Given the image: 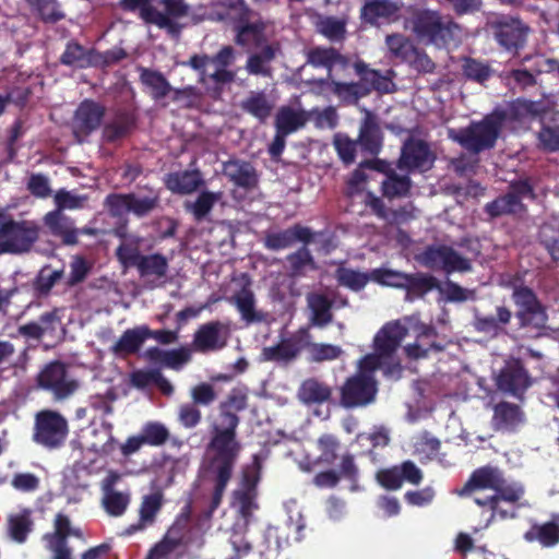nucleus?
Returning a JSON list of instances; mask_svg holds the SVG:
<instances>
[{
	"label": "nucleus",
	"instance_id": "30",
	"mask_svg": "<svg viewBox=\"0 0 559 559\" xmlns=\"http://www.w3.org/2000/svg\"><path fill=\"white\" fill-rule=\"evenodd\" d=\"M357 142L361 151L368 155L377 156L382 151L383 132L377 118L370 112L360 124Z\"/></svg>",
	"mask_w": 559,
	"mask_h": 559
},
{
	"label": "nucleus",
	"instance_id": "55",
	"mask_svg": "<svg viewBox=\"0 0 559 559\" xmlns=\"http://www.w3.org/2000/svg\"><path fill=\"white\" fill-rule=\"evenodd\" d=\"M63 276V269L53 270L50 264H45L34 278L33 288L38 296H48Z\"/></svg>",
	"mask_w": 559,
	"mask_h": 559
},
{
	"label": "nucleus",
	"instance_id": "36",
	"mask_svg": "<svg viewBox=\"0 0 559 559\" xmlns=\"http://www.w3.org/2000/svg\"><path fill=\"white\" fill-rule=\"evenodd\" d=\"M356 74L359 76L358 85L362 90H368V95L372 91L379 93H391L393 91V82L381 74L379 70L370 69L368 64L361 60L354 63Z\"/></svg>",
	"mask_w": 559,
	"mask_h": 559
},
{
	"label": "nucleus",
	"instance_id": "25",
	"mask_svg": "<svg viewBox=\"0 0 559 559\" xmlns=\"http://www.w3.org/2000/svg\"><path fill=\"white\" fill-rule=\"evenodd\" d=\"M408 330L400 321L385 323L374 335L373 353L369 355L392 356L406 337Z\"/></svg>",
	"mask_w": 559,
	"mask_h": 559
},
{
	"label": "nucleus",
	"instance_id": "17",
	"mask_svg": "<svg viewBox=\"0 0 559 559\" xmlns=\"http://www.w3.org/2000/svg\"><path fill=\"white\" fill-rule=\"evenodd\" d=\"M436 154L430 145L421 139H408L404 142L396 168L407 174L426 173L433 167Z\"/></svg>",
	"mask_w": 559,
	"mask_h": 559
},
{
	"label": "nucleus",
	"instance_id": "18",
	"mask_svg": "<svg viewBox=\"0 0 559 559\" xmlns=\"http://www.w3.org/2000/svg\"><path fill=\"white\" fill-rule=\"evenodd\" d=\"M496 383L501 392L522 399L532 385V378L522 360L512 358L499 371Z\"/></svg>",
	"mask_w": 559,
	"mask_h": 559
},
{
	"label": "nucleus",
	"instance_id": "7",
	"mask_svg": "<svg viewBox=\"0 0 559 559\" xmlns=\"http://www.w3.org/2000/svg\"><path fill=\"white\" fill-rule=\"evenodd\" d=\"M512 299L516 306L515 319L525 334L535 337L546 328L548 316L545 307L534 290L527 286H518L513 289Z\"/></svg>",
	"mask_w": 559,
	"mask_h": 559
},
{
	"label": "nucleus",
	"instance_id": "47",
	"mask_svg": "<svg viewBox=\"0 0 559 559\" xmlns=\"http://www.w3.org/2000/svg\"><path fill=\"white\" fill-rule=\"evenodd\" d=\"M223 192L203 190L199 193L195 201L186 202L185 209L187 212L192 214L197 222H203L207 218L209 214L213 210L214 205L223 198Z\"/></svg>",
	"mask_w": 559,
	"mask_h": 559
},
{
	"label": "nucleus",
	"instance_id": "29",
	"mask_svg": "<svg viewBox=\"0 0 559 559\" xmlns=\"http://www.w3.org/2000/svg\"><path fill=\"white\" fill-rule=\"evenodd\" d=\"M223 173L235 186L251 191L258 187L259 177L251 163L231 158L223 163Z\"/></svg>",
	"mask_w": 559,
	"mask_h": 559
},
{
	"label": "nucleus",
	"instance_id": "4",
	"mask_svg": "<svg viewBox=\"0 0 559 559\" xmlns=\"http://www.w3.org/2000/svg\"><path fill=\"white\" fill-rule=\"evenodd\" d=\"M377 360L373 356H362L356 371L348 376L338 388V405L345 409L366 408L377 401L379 381L376 378Z\"/></svg>",
	"mask_w": 559,
	"mask_h": 559
},
{
	"label": "nucleus",
	"instance_id": "24",
	"mask_svg": "<svg viewBox=\"0 0 559 559\" xmlns=\"http://www.w3.org/2000/svg\"><path fill=\"white\" fill-rule=\"evenodd\" d=\"M313 240L314 234L309 227L295 224L280 231L267 233L264 237V247L278 251L292 247L297 241L310 245Z\"/></svg>",
	"mask_w": 559,
	"mask_h": 559
},
{
	"label": "nucleus",
	"instance_id": "62",
	"mask_svg": "<svg viewBox=\"0 0 559 559\" xmlns=\"http://www.w3.org/2000/svg\"><path fill=\"white\" fill-rule=\"evenodd\" d=\"M144 443L151 447H160L169 439L168 429L158 421H147L140 433Z\"/></svg>",
	"mask_w": 559,
	"mask_h": 559
},
{
	"label": "nucleus",
	"instance_id": "6",
	"mask_svg": "<svg viewBox=\"0 0 559 559\" xmlns=\"http://www.w3.org/2000/svg\"><path fill=\"white\" fill-rule=\"evenodd\" d=\"M411 28L416 37L437 47H445L454 40L460 29L457 23L451 17L442 16L438 11L419 9L411 19Z\"/></svg>",
	"mask_w": 559,
	"mask_h": 559
},
{
	"label": "nucleus",
	"instance_id": "21",
	"mask_svg": "<svg viewBox=\"0 0 559 559\" xmlns=\"http://www.w3.org/2000/svg\"><path fill=\"white\" fill-rule=\"evenodd\" d=\"M139 116L131 106H119L112 110L111 118L103 127V138L115 143L128 138L136 128Z\"/></svg>",
	"mask_w": 559,
	"mask_h": 559
},
{
	"label": "nucleus",
	"instance_id": "16",
	"mask_svg": "<svg viewBox=\"0 0 559 559\" xmlns=\"http://www.w3.org/2000/svg\"><path fill=\"white\" fill-rule=\"evenodd\" d=\"M310 329L301 326L274 346L262 348L260 361H273L288 364L295 360L306 349L311 338Z\"/></svg>",
	"mask_w": 559,
	"mask_h": 559
},
{
	"label": "nucleus",
	"instance_id": "8",
	"mask_svg": "<svg viewBox=\"0 0 559 559\" xmlns=\"http://www.w3.org/2000/svg\"><path fill=\"white\" fill-rule=\"evenodd\" d=\"M36 386L48 392L57 402L68 400L79 389L80 383L70 376L68 366L61 360L46 364L35 378Z\"/></svg>",
	"mask_w": 559,
	"mask_h": 559
},
{
	"label": "nucleus",
	"instance_id": "2",
	"mask_svg": "<svg viewBox=\"0 0 559 559\" xmlns=\"http://www.w3.org/2000/svg\"><path fill=\"white\" fill-rule=\"evenodd\" d=\"M455 492L462 498L473 499L480 508L486 527L496 521L518 518L525 495L521 484L508 483L503 472L491 465L474 469L463 487Z\"/></svg>",
	"mask_w": 559,
	"mask_h": 559
},
{
	"label": "nucleus",
	"instance_id": "22",
	"mask_svg": "<svg viewBox=\"0 0 559 559\" xmlns=\"http://www.w3.org/2000/svg\"><path fill=\"white\" fill-rule=\"evenodd\" d=\"M72 523L69 515L57 513L53 519V532L43 536L46 548L52 554L51 559H73L72 549L68 544Z\"/></svg>",
	"mask_w": 559,
	"mask_h": 559
},
{
	"label": "nucleus",
	"instance_id": "49",
	"mask_svg": "<svg viewBox=\"0 0 559 559\" xmlns=\"http://www.w3.org/2000/svg\"><path fill=\"white\" fill-rule=\"evenodd\" d=\"M347 19L332 15H319L316 21V29L332 43H340L346 38Z\"/></svg>",
	"mask_w": 559,
	"mask_h": 559
},
{
	"label": "nucleus",
	"instance_id": "58",
	"mask_svg": "<svg viewBox=\"0 0 559 559\" xmlns=\"http://www.w3.org/2000/svg\"><path fill=\"white\" fill-rule=\"evenodd\" d=\"M437 287V280L432 275L424 273L407 274L404 289L408 295L423 297Z\"/></svg>",
	"mask_w": 559,
	"mask_h": 559
},
{
	"label": "nucleus",
	"instance_id": "5",
	"mask_svg": "<svg viewBox=\"0 0 559 559\" xmlns=\"http://www.w3.org/2000/svg\"><path fill=\"white\" fill-rule=\"evenodd\" d=\"M504 111H493L467 127L448 129V138L472 154H479L496 146L506 120Z\"/></svg>",
	"mask_w": 559,
	"mask_h": 559
},
{
	"label": "nucleus",
	"instance_id": "1",
	"mask_svg": "<svg viewBox=\"0 0 559 559\" xmlns=\"http://www.w3.org/2000/svg\"><path fill=\"white\" fill-rule=\"evenodd\" d=\"M248 406V396L234 389L218 405V415L210 425V439L205 447L202 469L206 480L213 484L211 510H216L233 478L242 444L237 429L240 424L238 413Z\"/></svg>",
	"mask_w": 559,
	"mask_h": 559
},
{
	"label": "nucleus",
	"instance_id": "61",
	"mask_svg": "<svg viewBox=\"0 0 559 559\" xmlns=\"http://www.w3.org/2000/svg\"><path fill=\"white\" fill-rule=\"evenodd\" d=\"M357 140H352L347 134L336 133L333 138V146L342 160L346 166L355 163L356 152L358 146Z\"/></svg>",
	"mask_w": 559,
	"mask_h": 559
},
{
	"label": "nucleus",
	"instance_id": "26",
	"mask_svg": "<svg viewBox=\"0 0 559 559\" xmlns=\"http://www.w3.org/2000/svg\"><path fill=\"white\" fill-rule=\"evenodd\" d=\"M235 61V49L231 46H224L215 55H192L185 66L190 67L199 73L198 82L202 85L207 82L206 67L211 63L216 68L228 69Z\"/></svg>",
	"mask_w": 559,
	"mask_h": 559
},
{
	"label": "nucleus",
	"instance_id": "39",
	"mask_svg": "<svg viewBox=\"0 0 559 559\" xmlns=\"http://www.w3.org/2000/svg\"><path fill=\"white\" fill-rule=\"evenodd\" d=\"M145 341L144 325H136L132 329H127L110 347V352L117 357L127 358L138 354Z\"/></svg>",
	"mask_w": 559,
	"mask_h": 559
},
{
	"label": "nucleus",
	"instance_id": "44",
	"mask_svg": "<svg viewBox=\"0 0 559 559\" xmlns=\"http://www.w3.org/2000/svg\"><path fill=\"white\" fill-rule=\"evenodd\" d=\"M412 179L406 175H399L396 170L390 173L381 182V193L389 200L407 198L412 190Z\"/></svg>",
	"mask_w": 559,
	"mask_h": 559
},
{
	"label": "nucleus",
	"instance_id": "35",
	"mask_svg": "<svg viewBox=\"0 0 559 559\" xmlns=\"http://www.w3.org/2000/svg\"><path fill=\"white\" fill-rule=\"evenodd\" d=\"M527 543H538L544 548H552L559 544V513L545 523H534L524 533Z\"/></svg>",
	"mask_w": 559,
	"mask_h": 559
},
{
	"label": "nucleus",
	"instance_id": "37",
	"mask_svg": "<svg viewBox=\"0 0 559 559\" xmlns=\"http://www.w3.org/2000/svg\"><path fill=\"white\" fill-rule=\"evenodd\" d=\"M223 324L219 321H211L202 324L194 333L193 344L199 352L222 349L226 340L222 338Z\"/></svg>",
	"mask_w": 559,
	"mask_h": 559
},
{
	"label": "nucleus",
	"instance_id": "23",
	"mask_svg": "<svg viewBox=\"0 0 559 559\" xmlns=\"http://www.w3.org/2000/svg\"><path fill=\"white\" fill-rule=\"evenodd\" d=\"M401 4L393 0H365L360 8V21L365 25L379 27L400 19Z\"/></svg>",
	"mask_w": 559,
	"mask_h": 559
},
{
	"label": "nucleus",
	"instance_id": "56",
	"mask_svg": "<svg viewBox=\"0 0 559 559\" xmlns=\"http://www.w3.org/2000/svg\"><path fill=\"white\" fill-rule=\"evenodd\" d=\"M8 525L10 537L19 544L25 543L34 525L31 511L24 510L19 514L11 515Z\"/></svg>",
	"mask_w": 559,
	"mask_h": 559
},
{
	"label": "nucleus",
	"instance_id": "34",
	"mask_svg": "<svg viewBox=\"0 0 559 559\" xmlns=\"http://www.w3.org/2000/svg\"><path fill=\"white\" fill-rule=\"evenodd\" d=\"M307 62L313 68H324L328 70V81L332 79V70L335 66L346 69L349 64L347 57L343 56L333 47H314L307 53Z\"/></svg>",
	"mask_w": 559,
	"mask_h": 559
},
{
	"label": "nucleus",
	"instance_id": "3",
	"mask_svg": "<svg viewBox=\"0 0 559 559\" xmlns=\"http://www.w3.org/2000/svg\"><path fill=\"white\" fill-rule=\"evenodd\" d=\"M192 20L194 23L210 20L231 25L236 31V43L242 46L249 41V36H260L265 29L260 14L246 0H211V11L204 9Z\"/></svg>",
	"mask_w": 559,
	"mask_h": 559
},
{
	"label": "nucleus",
	"instance_id": "11",
	"mask_svg": "<svg viewBox=\"0 0 559 559\" xmlns=\"http://www.w3.org/2000/svg\"><path fill=\"white\" fill-rule=\"evenodd\" d=\"M535 199L534 188L528 178L513 180L508 191L485 205V212L491 218L503 215H516L526 211L523 199Z\"/></svg>",
	"mask_w": 559,
	"mask_h": 559
},
{
	"label": "nucleus",
	"instance_id": "59",
	"mask_svg": "<svg viewBox=\"0 0 559 559\" xmlns=\"http://www.w3.org/2000/svg\"><path fill=\"white\" fill-rule=\"evenodd\" d=\"M233 301L241 314V318L247 322H254L260 320L254 310V295L248 287H242L233 296Z\"/></svg>",
	"mask_w": 559,
	"mask_h": 559
},
{
	"label": "nucleus",
	"instance_id": "46",
	"mask_svg": "<svg viewBox=\"0 0 559 559\" xmlns=\"http://www.w3.org/2000/svg\"><path fill=\"white\" fill-rule=\"evenodd\" d=\"M311 310L310 324L323 328L332 322V301L323 294H310L307 297Z\"/></svg>",
	"mask_w": 559,
	"mask_h": 559
},
{
	"label": "nucleus",
	"instance_id": "43",
	"mask_svg": "<svg viewBox=\"0 0 559 559\" xmlns=\"http://www.w3.org/2000/svg\"><path fill=\"white\" fill-rule=\"evenodd\" d=\"M537 241L551 261L559 262V217H551L539 226Z\"/></svg>",
	"mask_w": 559,
	"mask_h": 559
},
{
	"label": "nucleus",
	"instance_id": "64",
	"mask_svg": "<svg viewBox=\"0 0 559 559\" xmlns=\"http://www.w3.org/2000/svg\"><path fill=\"white\" fill-rule=\"evenodd\" d=\"M130 503V496L120 491L104 492L103 504L111 516L122 515Z\"/></svg>",
	"mask_w": 559,
	"mask_h": 559
},
{
	"label": "nucleus",
	"instance_id": "9",
	"mask_svg": "<svg viewBox=\"0 0 559 559\" xmlns=\"http://www.w3.org/2000/svg\"><path fill=\"white\" fill-rule=\"evenodd\" d=\"M39 238V227L33 221H14L0 227V255L28 252Z\"/></svg>",
	"mask_w": 559,
	"mask_h": 559
},
{
	"label": "nucleus",
	"instance_id": "60",
	"mask_svg": "<svg viewBox=\"0 0 559 559\" xmlns=\"http://www.w3.org/2000/svg\"><path fill=\"white\" fill-rule=\"evenodd\" d=\"M335 278L341 286L359 292L365 288L371 277L353 269L338 267L335 272Z\"/></svg>",
	"mask_w": 559,
	"mask_h": 559
},
{
	"label": "nucleus",
	"instance_id": "54",
	"mask_svg": "<svg viewBox=\"0 0 559 559\" xmlns=\"http://www.w3.org/2000/svg\"><path fill=\"white\" fill-rule=\"evenodd\" d=\"M26 2L45 23L55 24L66 17L58 0H26Z\"/></svg>",
	"mask_w": 559,
	"mask_h": 559
},
{
	"label": "nucleus",
	"instance_id": "14",
	"mask_svg": "<svg viewBox=\"0 0 559 559\" xmlns=\"http://www.w3.org/2000/svg\"><path fill=\"white\" fill-rule=\"evenodd\" d=\"M418 262L430 270H441L447 274L472 271L471 260L461 255L451 246L431 245L417 257Z\"/></svg>",
	"mask_w": 559,
	"mask_h": 559
},
{
	"label": "nucleus",
	"instance_id": "53",
	"mask_svg": "<svg viewBox=\"0 0 559 559\" xmlns=\"http://www.w3.org/2000/svg\"><path fill=\"white\" fill-rule=\"evenodd\" d=\"M538 146L547 153L559 152V117L543 121L537 133Z\"/></svg>",
	"mask_w": 559,
	"mask_h": 559
},
{
	"label": "nucleus",
	"instance_id": "41",
	"mask_svg": "<svg viewBox=\"0 0 559 559\" xmlns=\"http://www.w3.org/2000/svg\"><path fill=\"white\" fill-rule=\"evenodd\" d=\"M138 71L141 84L148 90L151 98L155 102L162 100L171 93L173 86L160 71L145 67H139Z\"/></svg>",
	"mask_w": 559,
	"mask_h": 559
},
{
	"label": "nucleus",
	"instance_id": "42",
	"mask_svg": "<svg viewBox=\"0 0 559 559\" xmlns=\"http://www.w3.org/2000/svg\"><path fill=\"white\" fill-rule=\"evenodd\" d=\"M145 357L154 364H160L167 368L179 370L190 360L191 354L186 347L165 350L153 346L145 350Z\"/></svg>",
	"mask_w": 559,
	"mask_h": 559
},
{
	"label": "nucleus",
	"instance_id": "19",
	"mask_svg": "<svg viewBox=\"0 0 559 559\" xmlns=\"http://www.w3.org/2000/svg\"><path fill=\"white\" fill-rule=\"evenodd\" d=\"M491 27L496 40L506 50L516 53L525 46L530 28L520 19L501 16Z\"/></svg>",
	"mask_w": 559,
	"mask_h": 559
},
{
	"label": "nucleus",
	"instance_id": "48",
	"mask_svg": "<svg viewBox=\"0 0 559 559\" xmlns=\"http://www.w3.org/2000/svg\"><path fill=\"white\" fill-rule=\"evenodd\" d=\"M307 122V116L302 110H295L289 106H283L275 116V130L292 134L302 128Z\"/></svg>",
	"mask_w": 559,
	"mask_h": 559
},
{
	"label": "nucleus",
	"instance_id": "15",
	"mask_svg": "<svg viewBox=\"0 0 559 559\" xmlns=\"http://www.w3.org/2000/svg\"><path fill=\"white\" fill-rule=\"evenodd\" d=\"M105 115L104 105L91 98L83 99L76 107L70 123L75 141L80 144L86 142L90 135L100 128Z\"/></svg>",
	"mask_w": 559,
	"mask_h": 559
},
{
	"label": "nucleus",
	"instance_id": "12",
	"mask_svg": "<svg viewBox=\"0 0 559 559\" xmlns=\"http://www.w3.org/2000/svg\"><path fill=\"white\" fill-rule=\"evenodd\" d=\"M385 46L394 59L407 63L419 73H432L436 69L435 62L425 50L415 46L413 40L401 33H393L385 36Z\"/></svg>",
	"mask_w": 559,
	"mask_h": 559
},
{
	"label": "nucleus",
	"instance_id": "13",
	"mask_svg": "<svg viewBox=\"0 0 559 559\" xmlns=\"http://www.w3.org/2000/svg\"><path fill=\"white\" fill-rule=\"evenodd\" d=\"M158 201L157 195L139 197L133 192L109 193L104 200V207L114 218L121 219L129 213L142 218L157 207Z\"/></svg>",
	"mask_w": 559,
	"mask_h": 559
},
{
	"label": "nucleus",
	"instance_id": "20",
	"mask_svg": "<svg viewBox=\"0 0 559 559\" xmlns=\"http://www.w3.org/2000/svg\"><path fill=\"white\" fill-rule=\"evenodd\" d=\"M120 8L128 12L138 11L144 23L166 29L174 37H178L181 33V25L177 21H170L167 14L158 11L151 0H120Z\"/></svg>",
	"mask_w": 559,
	"mask_h": 559
},
{
	"label": "nucleus",
	"instance_id": "52",
	"mask_svg": "<svg viewBox=\"0 0 559 559\" xmlns=\"http://www.w3.org/2000/svg\"><path fill=\"white\" fill-rule=\"evenodd\" d=\"M168 259L162 253L143 254L136 270L141 277H165L168 272Z\"/></svg>",
	"mask_w": 559,
	"mask_h": 559
},
{
	"label": "nucleus",
	"instance_id": "10",
	"mask_svg": "<svg viewBox=\"0 0 559 559\" xmlns=\"http://www.w3.org/2000/svg\"><path fill=\"white\" fill-rule=\"evenodd\" d=\"M68 435V420L59 412L43 409L35 415L33 440L37 444L56 450L63 447Z\"/></svg>",
	"mask_w": 559,
	"mask_h": 559
},
{
	"label": "nucleus",
	"instance_id": "38",
	"mask_svg": "<svg viewBox=\"0 0 559 559\" xmlns=\"http://www.w3.org/2000/svg\"><path fill=\"white\" fill-rule=\"evenodd\" d=\"M297 397L308 406L322 405L331 401L332 388L316 378H308L301 382Z\"/></svg>",
	"mask_w": 559,
	"mask_h": 559
},
{
	"label": "nucleus",
	"instance_id": "32",
	"mask_svg": "<svg viewBox=\"0 0 559 559\" xmlns=\"http://www.w3.org/2000/svg\"><path fill=\"white\" fill-rule=\"evenodd\" d=\"M205 185L199 169L169 173L165 177V186L173 193L191 194Z\"/></svg>",
	"mask_w": 559,
	"mask_h": 559
},
{
	"label": "nucleus",
	"instance_id": "50",
	"mask_svg": "<svg viewBox=\"0 0 559 559\" xmlns=\"http://www.w3.org/2000/svg\"><path fill=\"white\" fill-rule=\"evenodd\" d=\"M241 109L257 118L260 122H265L271 116L273 104L269 100L264 92H251L250 95L240 104Z\"/></svg>",
	"mask_w": 559,
	"mask_h": 559
},
{
	"label": "nucleus",
	"instance_id": "27",
	"mask_svg": "<svg viewBox=\"0 0 559 559\" xmlns=\"http://www.w3.org/2000/svg\"><path fill=\"white\" fill-rule=\"evenodd\" d=\"M438 336V332L432 325H419L416 341L404 348L406 356L412 359H419L426 358L430 352H443L445 344L439 342Z\"/></svg>",
	"mask_w": 559,
	"mask_h": 559
},
{
	"label": "nucleus",
	"instance_id": "57",
	"mask_svg": "<svg viewBox=\"0 0 559 559\" xmlns=\"http://www.w3.org/2000/svg\"><path fill=\"white\" fill-rule=\"evenodd\" d=\"M317 450L319 456L316 460L318 464L332 465L336 459L341 448L340 439L332 433H323L317 440Z\"/></svg>",
	"mask_w": 559,
	"mask_h": 559
},
{
	"label": "nucleus",
	"instance_id": "51",
	"mask_svg": "<svg viewBox=\"0 0 559 559\" xmlns=\"http://www.w3.org/2000/svg\"><path fill=\"white\" fill-rule=\"evenodd\" d=\"M328 85L331 93L346 105H355L359 99L368 96V90H362L357 82L344 83L332 78L328 81Z\"/></svg>",
	"mask_w": 559,
	"mask_h": 559
},
{
	"label": "nucleus",
	"instance_id": "63",
	"mask_svg": "<svg viewBox=\"0 0 559 559\" xmlns=\"http://www.w3.org/2000/svg\"><path fill=\"white\" fill-rule=\"evenodd\" d=\"M307 246L304 245L297 251L286 257L290 275L299 276L304 273L306 266L314 264L313 257Z\"/></svg>",
	"mask_w": 559,
	"mask_h": 559
},
{
	"label": "nucleus",
	"instance_id": "31",
	"mask_svg": "<svg viewBox=\"0 0 559 559\" xmlns=\"http://www.w3.org/2000/svg\"><path fill=\"white\" fill-rule=\"evenodd\" d=\"M524 420L525 414L516 404L501 401L493 407L492 427L497 431H514Z\"/></svg>",
	"mask_w": 559,
	"mask_h": 559
},
{
	"label": "nucleus",
	"instance_id": "28",
	"mask_svg": "<svg viewBox=\"0 0 559 559\" xmlns=\"http://www.w3.org/2000/svg\"><path fill=\"white\" fill-rule=\"evenodd\" d=\"M43 222L48 231L57 238H60L66 246H75L79 243V230L74 221L60 213V211H50L45 214Z\"/></svg>",
	"mask_w": 559,
	"mask_h": 559
},
{
	"label": "nucleus",
	"instance_id": "33",
	"mask_svg": "<svg viewBox=\"0 0 559 559\" xmlns=\"http://www.w3.org/2000/svg\"><path fill=\"white\" fill-rule=\"evenodd\" d=\"M512 319V312L504 306L496 308V316H484L476 313L473 321L474 329L491 337L506 333V326Z\"/></svg>",
	"mask_w": 559,
	"mask_h": 559
},
{
	"label": "nucleus",
	"instance_id": "40",
	"mask_svg": "<svg viewBox=\"0 0 559 559\" xmlns=\"http://www.w3.org/2000/svg\"><path fill=\"white\" fill-rule=\"evenodd\" d=\"M163 499L164 496L160 491L145 495L140 504L139 521L136 524H132L127 528L128 534H133L152 525L163 507Z\"/></svg>",
	"mask_w": 559,
	"mask_h": 559
},
{
	"label": "nucleus",
	"instance_id": "45",
	"mask_svg": "<svg viewBox=\"0 0 559 559\" xmlns=\"http://www.w3.org/2000/svg\"><path fill=\"white\" fill-rule=\"evenodd\" d=\"M94 48L86 49L80 43L71 40L66 45V49L60 56V63L78 69H86L93 67Z\"/></svg>",
	"mask_w": 559,
	"mask_h": 559
}]
</instances>
